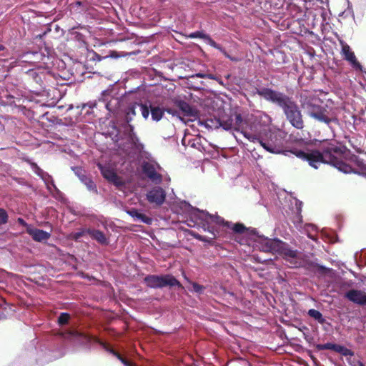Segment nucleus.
Here are the masks:
<instances>
[{"label":"nucleus","mask_w":366,"mask_h":366,"mask_svg":"<svg viewBox=\"0 0 366 366\" xmlns=\"http://www.w3.org/2000/svg\"><path fill=\"white\" fill-rule=\"evenodd\" d=\"M187 225L191 227H200L216 237L217 229L212 225L215 224L231 229L236 234V240L240 244H247L251 238L254 237L256 246L264 252L277 253L280 239L268 238L264 235H259L256 229L247 228L242 223H232L225 221L222 217L216 214H211L207 211L200 210L196 207H192L189 219H187Z\"/></svg>","instance_id":"1"},{"label":"nucleus","mask_w":366,"mask_h":366,"mask_svg":"<svg viewBox=\"0 0 366 366\" xmlns=\"http://www.w3.org/2000/svg\"><path fill=\"white\" fill-rule=\"evenodd\" d=\"M259 144L272 154H283L288 157L293 154L297 158L307 162L309 165L315 169H317L322 163L332 164L336 167L337 165L342 164V162L339 161L335 156L342 152L341 149L332 144L323 145L321 151L317 149H307L305 151L298 149L283 150L281 147L282 141L277 138V134L269 132V139L265 140L264 137Z\"/></svg>","instance_id":"2"},{"label":"nucleus","mask_w":366,"mask_h":366,"mask_svg":"<svg viewBox=\"0 0 366 366\" xmlns=\"http://www.w3.org/2000/svg\"><path fill=\"white\" fill-rule=\"evenodd\" d=\"M252 93L280 108L292 127L303 129L305 122L302 110L293 97L269 87H255Z\"/></svg>","instance_id":"3"},{"label":"nucleus","mask_w":366,"mask_h":366,"mask_svg":"<svg viewBox=\"0 0 366 366\" xmlns=\"http://www.w3.org/2000/svg\"><path fill=\"white\" fill-rule=\"evenodd\" d=\"M137 109H139L143 118L147 119L149 116V107L147 103L131 102L122 110L124 112L125 122L117 129L116 135L119 139H125L132 147L138 152L143 151L144 146L139 141V139L134 131V127L129 124L137 114Z\"/></svg>","instance_id":"4"},{"label":"nucleus","mask_w":366,"mask_h":366,"mask_svg":"<svg viewBox=\"0 0 366 366\" xmlns=\"http://www.w3.org/2000/svg\"><path fill=\"white\" fill-rule=\"evenodd\" d=\"M307 115L320 124L325 125L332 133L335 132V127L339 125V120L335 115L330 114V112L323 107L315 104L310 101L305 103Z\"/></svg>","instance_id":"5"},{"label":"nucleus","mask_w":366,"mask_h":366,"mask_svg":"<svg viewBox=\"0 0 366 366\" xmlns=\"http://www.w3.org/2000/svg\"><path fill=\"white\" fill-rule=\"evenodd\" d=\"M123 99L118 95L114 89L104 90L101 94L98 103H95L94 107H105L110 114H116L123 109Z\"/></svg>","instance_id":"6"},{"label":"nucleus","mask_w":366,"mask_h":366,"mask_svg":"<svg viewBox=\"0 0 366 366\" xmlns=\"http://www.w3.org/2000/svg\"><path fill=\"white\" fill-rule=\"evenodd\" d=\"M144 283L152 289H162L165 287H182L180 282L172 274H147L144 278Z\"/></svg>","instance_id":"7"},{"label":"nucleus","mask_w":366,"mask_h":366,"mask_svg":"<svg viewBox=\"0 0 366 366\" xmlns=\"http://www.w3.org/2000/svg\"><path fill=\"white\" fill-rule=\"evenodd\" d=\"M277 253L280 255L292 268L302 266V252L292 248L288 243L280 240Z\"/></svg>","instance_id":"8"},{"label":"nucleus","mask_w":366,"mask_h":366,"mask_svg":"<svg viewBox=\"0 0 366 366\" xmlns=\"http://www.w3.org/2000/svg\"><path fill=\"white\" fill-rule=\"evenodd\" d=\"M268 127L261 124L259 122L254 121L249 126V129H242L241 133L249 141L253 143H259L267 136Z\"/></svg>","instance_id":"9"},{"label":"nucleus","mask_w":366,"mask_h":366,"mask_svg":"<svg viewBox=\"0 0 366 366\" xmlns=\"http://www.w3.org/2000/svg\"><path fill=\"white\" fill-rule=\"evenodd\" d=\"M161 169L158 163L154 161L143 162L142 170L143 174L153 183L158 184L162 182V176L157 170Z\"/></svg>","instance_id":"10"},{"label":"nucleus","mask_w":366,"mask_h":366,"mask_svg":"<svg viewBox=\"0 0 366 366\" xmlns=\"http://www.w3.org/2000/svg\"><path fill=\"white\" fill-rule=\"evenodd\" d=\"M203 124L208 129H217L222 128L225 131H229L232 129L233 119L232 117H227V118L214 117L207 118Z\"/></svg>","instance_id":"11"},{"label":"nucleus","mask_w":366,"mask_h":366,"mask_svg":"<svg viewBox=\"0 0 366 366\" xmlns=\"http://www.w3.org/2000/svg\"><path fill=\"white\" fill-rule=\"evenodd\" d=\"M146 196L149 202L160 206L165 201L166 192L162 187L157 186L151 189Z\"/></svg>","instance_id":"12"},{"label":"nucleus","mask_w":366,"mask_h":366,"mask_svg":"<svg viewBox=\"0 0 366 366\" xmlns=\"http://www.w3.org/2000/svg\"><path fill=\"white\" fill-rule=\"evenodd\" d=\"M97 167L103 177L107 181L113 183L117 187H119L123 184L122 181L112 168L102 165V164H98Z\"/></svg>","instance_id":"13"},{"label":"nucleus","mask_w":366,"mask_h":366,"mask_svg":"<svg viewBox=\"0 0 366 366\" xmlns=\"http://www.w3.org/2000/svg\"><path fill=\"white\" fill-rule=\"evenodd\" d=\"M342 54L344 59L347 61L351 66L357 71H362V66L357 61L355 53L351 51L350 46L347 44H342Z\"/></svg>","instance_id":"14"},{"label":"nucleus","mask_w":366,"mask_h":366,"mask_svg":"<svg viewBox=\"0 0 366 366\" xmlns=\"http://www.w3.org/2000/svg\"><path fill=\"white\" fill-rule=\"evenodd\" d=\"M344 297L355 304L366 305V293L362 290H350L345 293Z\"/></svg>","instance_id":"15"},{"label":"nucleus","mask_w":366,"mask_h":366,"mask_svg":"<svg viewBox=\"0 0 366 366\" xmlns=\"http://www.w3.org/2000/svg\"><path fill=\"white\" fill-rule=\"evenodd\" d=\"M92 340L94 342L99 344L107 352L116 357L124 366H131L130 363L126 359H124L120 354L112 349L107 342H103L97 337H92Z\"/></svg>","instance_id":"16"},{"label":"nucleus","mask_w":366,"mask_h":366,"mask_svg":"<svg viewBox=\"0 0 366 366\" xmlns=\"http://www.w3.org/2000/svg\"><path fill=\"white\" fill-rule=\"evenodd\" d=\"M87 234L89 235L92 239L102 245H107L109 243L108 237L99 229L88 228Z\"/></svg>","instance_id":"17"},{"label":"nucleus","mask_w":366,"mask_h":366,"mask_svg":"<svg viewBox=\"0 0 366 366\" xmlns=\"http://www.w3.org/2000/svg\"><path fill=\"white\" fill-rule=\"evenodd\" d=\"M305 266L307 269L322 275L327 274L332 271L331 268L320 264L319 263L312 260L306 261Z\"/></svg>","instance_id":"18"},{"label":"nucleus","mask_w":366,"mask_h":366,"mask_svg":"<svg viewBox=\"0 0 366 366\" xmlns=\"http://www.w3.org/2000/svg\"><path fill=\"white\" fill-rule=\"evenodd\" d=\"M188 37L190 39H196L200 38L205 41V42L210 45L214 49H220V45L215 42L209 35L205 34L202 31H196L194 32H192L188 35Z\"/></svg>","instance_id":"19"},{"label":"nucleus","mask_w":366,"mask_h":366,"mask_svg":"<svg viewBox=\"0 0 366 366\" xmlns=\"http://www.w3.org/2000/svg\"><path fill=\"white\" fill-rule=\"evenodd\" d=\"M28 233L34 241L39 242L46 241L51 237L49 232L39 229H30L28 230Z\"/></svg>","instance_id":"20"},{"label":"nucleus","mask_w":366,"mask_h":366,"mask_svg":"<svg viewBox=\"0 0 366 366\" xmlns=\"http://www.w3.org/2000/svg\"><path fill=\"white\" fill-rule=\"evenodd\" d=\"M14 312L13 307L9 305L4 298L0 297V320L6 319Z\"/></svg>","instance_id":"21"},{"label":"nucleus","mask_w":366,"mask_h":366,"mask_svg":"<svg viewBox=\"0 0 366 366\" xmlns=\"http://www.w3.org/2000/svg\"><path fill=\"white\" fill-rule=\"evenodd\" d=\"M179 108L181 112L184 114V116L188 117H197L196 110L192 107L187 102L181 101L179 102Z\"/></svg>","instance_id":"22"},{"label":"nucleus","mask_w":366,"mask_h":366,"mask_svg":"<svg viewBox=\"0 0 366 366\" xmlns=\"http://www.w3.org/2000/svg\"><path fill=\"white\" fill-rule=\"evenodd\" d=\"M148 107H149V114L153 121L159 122L162 118L164 109L158 106H152L151 103L149 102Z\"/></svg>","instance_id":"23"},{"label":"nucleus","mask_w":366,"mask_h":366,"mask_svg":"<svg viewBox=\"0 0 366 366\" xmlns=\"http://www.w3.org/2000/svg\"><path fill=\"white\" fill-rule=\"evenodd\" d=\"M81 182L86 186L88 191H89L95 194H97L98 190H97V185L94 183V182L92 180L91 177L86 175L84 177H82Z\"/></svg>","instance_id":"24"},{"label":"nucleus","mask_w":366,"mask_h":366,"mask_svg":"<svg viewBox=\"0 0 366 366\" xmlns=\"http://www.w3.org/2000/svg\"><path fill=\"white\" fill-rule=\"evenodd\" d=\"M307 315L321 325H324L327 322L322 314L315 309H310L307 312Z\"/></svg>","instance_id":"25"},{"label":"nucleus","mask_w":366,"mask_h":366,"mask_svg":"<svg viewBox=\"0 0 366 366\" xmlns=\"http://www.w3.org/2000/svg\"><path fill=\"white\" fill-rule=\"evenodd\" d=\"M335 352L340 353V355L347 357L354 356L355 353L351 350L347 348L344 345L336 344Z\"/></svg>","instance_id":"26"},{"label":"nucleus","mask_w":366,"mask_h":366,"mask_svg":"<svg viewBox=\"0 0 366 366\" xmlns=\"http://www.w3.org/2000/svg\"><path fill=\"white\" fill-rule=\"evenodd\" d=\"M70 318V314L67 312H61L58 317V323L61 326L66 325L69 323Z\"/></svg>","instance_id":"27"},{"label":"nucleus","mask_w":366,"mask_h":366,"mask_svg":"<svg viewBox=\"0 0 366 366\" xmlns=\"http://www.w3.org/2000/svg\"><path fill=\"white\" fill-rule=\"evenodd\" d=\"M336 344L327 342L325 344H316L315 347L317 350H330L335 351Z\"/></svg>","instance_id":"28"},{"label":"nucleus","mask_w":366,"mask_h":366,"mask_svg":"<svg viewBox=\"0 0 366 366\" xmlns=\"http://www.w3.org/2000/svg\"><path fill=\"white\" fill-rule=\"evenodd\" d=\"M72 170L80 181L82 179V177H84L86 175L85 171L80 167H72Z\"/></svg>","instance_id":"29"},{"label":"nucleus","mask_w":366,"mask_h":366,"mask_svg":"<svg viewBox=\"0 0 366 366\" xmlns=\"http://www.w3.org/2000/svg\"><path fill=\"white\" fill-rule=\"evenodd\" d=\"M137 220H139V222H143L144 224H147L148 225L152 224V222H153L152 218L147 217V215H145L142 213L139 214Z\"/></svg>","instance_id":"30"},{"label":"nucleus","mask_w":366,"mask_h":366,"mask_svg":"<svg viewBox=\"0 0 366 366\" xmlns=\"http://www.w3.org/2000/svg\"><path fill=\"white\" fill-rule=\"evenodd\" d=\"M42 180L44 181L46 187V189L49 190V192L50 193H52V189H53V185L52 184H54V182L53 180V178L50 175V178L49 179H46V178H43Z\"/></svg>","instance_id":"31"},{"label":"nucleus","mask_w":366,"mask_h":366,"mask_svg":"<svg viewBox=\"0 0 366 366\" xmlns=\"http://www.w3.org/2000/svg\"><path fill=\"white\" fill-rule=\"evenodd\" d=\"M9 219L8 214L4 209L0 208V225L7 223Z\"/></svg>","instance_id":"32"},{"label":"nucleus","mask_w":366,"mask_h":366,"mask_svg":"<svg viewBox=\"0 0 366 366\" xmlns=\"http://www.w3.org/2000/svg\"><path fill=\"white\" fill-rule=\"evenodd\" d=\"M192 286L193 291L195 293L199 294V295L202 294L204 292V290L205 289V287L204 286L200 285L197 282H192Z\"/></svg>","instance_id":"33"},{"label":"nucleus","mask_w":366,"mask_h":366,"mask_svg":"<svg viewBox=\"0 0 366 366\" xmlns=\"http://www.w3.org/2000/svg\"><path fill=\"white\" fill-rule=\"evenodd\" d=\"M53 185L52 193L51 194L56 199H61L63 197L62 192L56 187L55 184Z\"/></svg>","instance_id":"34"},{"label":"nucleus","mask_w":366,"mask_h":366,"mask_svg":"<svg viewBox=\"0 0 366 366\" xmlns=\"http://www.w3.org/2000/svg\"><path fill=\"white\" fill-rule=\"evenodd\" d=\"M88 228L81 229L73 234V238L75 241L79 240L81 237L87 234Z\"/></svg>","instance_id":"35"},{"label":"nucleus","mask_w":366,"mask_h":366,"mask_svg":"<svg viewBox=\"0 0 366 366\" xmlns=\"http://www.w3.org/2000/svg\"><path fill=\"white\" fill-rule=\"evenodd\" d=\"M34 173L38 175L41 179L43 178H50V174L47 172H44L43 169H41L40 167L38 168L36 171L34 172Z\"/></svg>","instance_id":"36"},{"label":"nucleus","mask_w":366,"mask_h":366,"mask_svg":"<svg viewBox=\"0 0 366 366\" xmlns=\"http://www.w3.org/2000/svg\"><path fill=\"white\" fill-rule=\"evenodd\" d=\"M127 213L136 220L138 219V217L140 214V212L137 209L134 208L127 210Z\"/></svg>","instance_id":"37"},{"label":"nucleus","mask_w":366,"mask_h":366,"mask_svg":"<svg viewBox=\"0 0 366 366\" xmlns=\"http://www.w3.org/2000/svg\"><path fill=\"white\" fill-rule=\"evenodd\" d=\"M300 330L303 332L305 340L309 342L311 339V337L307 334L309 332V328L306 326H302L301 328H300Z\"/></svg>","instance_id":"38"},{"label":"nucleus","mask_w":366,"mask_h":366,"mask_svg":"<svg viewBox=\"0 0 366 366\" xmlns=\"http://www.w3.org/2000/svg\"><path fill=\"white\" fill-rule=\"evenodd\" d=\"M235 122H233V127H240L243 120L240 114H235Z\"/></svg>","instance_id":"39"},{"label":"nucleus","mask_w":366,"mask_h":366,"mask_svg":"<svg viewBox=\"0 0 366 366\" xmlns=\"http://www.w3.org/2000/svg\"><path fill=\"white\" fill-rule=\"evenodd\" d=\"M164 112H167L168 114H172L173 117H179V112L173 109H164Z\"/></svg>","instance_id":"40"},{"label":"nucleus","mask_w":366,"mask_h":366,"mask_svg":"<svg viewBox=\"0 0 366 366\" xmlns=\"http://www.w3.org/2000/svg\"><path fill=\"white\" fill-rule=\"evenodd\" d=\"M217 49L219 51H220L227 58H228L232 61H234V59L231 57V56L227 54V52L225 51V49L221 45H220V49Z\"/></svg>","instance_id":"41"},{"label":"nucleus","mask_w":366,"mask_h":366,"mask_svg":"<svg viewBox=\"0 0 366 366\" xmlns=\"http://www.w3.org/2000/svg\"><path fill=\"white\" fill-rule=\"evenodd\" d=\"M30 165H31V169L33 170V172H34L35 171H36L38 169V168L39 167L36 163L35 162H30Z\"/></svg>","instance_id":"42"},{"label":"nucleus","mask_w":366,"mask_h":366,"mask_svg":"<svg viewBox=\"0 0 366 366\" xmlns=\"http://www.w3.org/2000/svg\"><path fill=\"white\" fill-rule=\"evenodd\" d=\"M360 363H362L360 360L349 362L350 366H360Z\"/></svg>","instance_id":"43"},{"label":"nucleus","mask_w":366,"mask_h":366,"mask_svg":"<svg viewBox=\"0 0 366 366\" xmlns=\"http://www.w3.org/2000/svg\"><path fill=\"white\" fill-rule=\"evenodd\" d=\"M207 74L199 72L194 75V76L199 77V78H206Z\"/></svg>","instance_id":"44"},{"label":"nucleus","mask_w":366,"mask_h":366,"mask_svg":"<svg viewBox=\"0 0 366 366\" xmlns=\"http://www.w3.org/2000/svg\"><path fill=\"white\" fill-rule=\"evenodd\" d=\"M206 78H208L209 79L218 80V77L211 74H207Z\"/></svg>","instance_id":"45"},{"label":"nucleus","mask_w":366,"mask_h":366,"mask_svg":"<svg viewBox=\"0 0 366 366\" xmlns=\"http://www.w3.org/2000/svg\"><path fill=\"white\" fill-rule=\"evenodd\" d=\"M302 202H299L297 200L296 202V206H297V209L299 212H300L301 211V207H302Z\"/></svg>","instance_id":"46"},{"label":"nucleus","mask_w":366,"mask_h":366,"mask_svg":"<svg viewBox=\"0 0 366 366\" xmlns=\"http://www.w3.org/2000/svg\"><path fill=\"white\" fill-rule=\"evenodd\" d=\"M18 222H19L20 224L23 225V226H26V225H27V224L26 223V222H25L22 218H19V219H18Z\"/></svg>","instance_id":"47"},{"label":"nucleus","mask_w":366,"mask_h":366,"mask_svg":"<svg viewBox=\"0 0 366 366\" xmlns=\"http://www.w3.org/2000/svg\"><path fill=\"white\" fill-rule=\"evenodd\" d=\"M34 54H36V55H39L40 57H39V59L41 60H43V57H44V55H43L41 53H39V52H34Z\"/></svg>","instance_id":"48"},{"label":"nucleus","mask_w":366,"mask_h":366,"mask_svg":"<svg viewBox=\"0 0 366 366\" xmlns=\"http://www.w3.org/2000/svg\"><path fill=\"white\" fill-rule=\"evenodd\" d=\"M194 237L196 239H200V240H203V241H207L206 239H203V238L202 237V236H201V235H199V234L194 235Z\"/></svg>","instance_id":"49"},{"label":"nucleus","mask_w":366,"mask_h":366,"mask_svg":"<svg viewBox=\"0 0 366 366\" xmlns=\"http://www.w3.org/2000/svg\"><path fill=\"white\" fill-rule=\"evenodd\" d=\"M308 237H309V238H310V239H313V240H315V235H313V234H310H310H308Z\"/></svg>","instance_id":"50"},{"label":"nucleus","mask_w":366,"mask_h":366,"mask_svg":"<svg viewBox=\"0 0 366 366\" xmlns=\"http://www.w3.org/2000/svg\"><path fill=\"white\" fill-rule=\"evenodd\" d=\"M217 81L219 84H223L222 81L219 78H218V80H217Z\"/></svg>","instance_id":"51"},{"label":"nucleus","mask_w":366,"mask_h":366,"mask_svg":"<svg viewBox=\"0 0 366 366\" xmlns=\"http://www.w3.org/2000/svg\"><path fill=\"white\" fill-rule=\"evenodd\" d=\"M308 227H311L312 229H315V226H313V225H309Z\"/></svg>","instance_id":"52"},{"label":"nucleus","mask_w":366,"mask_h":366,"mask_svg":"<svg viewBox=\"0 0 366 366\" xmlns=\"http://www.w3.org/2000/svg\"><path fill=\"white\" fill-rule=\"evenodd\" d=\"M4 48L3 46L0 45V51L3 50Z\"/></svg>","instance_id":"53"},{"label":"nucleus","mask_w":366,"mask_h":366,"mask_svg":"<svg viewBox=\"0 0 366 366\" xmlns=\"http://www.w3.org/2000/svg\"><path fill=\"white\" fill-rule=\"evenodd\" d=\"M362 281H363L365 283H366V277H364V278H363Z\"/></svg>","instance_id":"54"},{"label":"nucleus","mask_w":366,"mask_h":366,"mask_svg":"<svg viewBox=\"0 0 366 366\" xmlns=\"http://www.w3.org/2000/svg\"><path fill=\"white\" fill-rule=\"evenodd\" d=\"M360 366H365L363 363H360Z\"/></svg>","instance_id":"55"}]
</instances>
